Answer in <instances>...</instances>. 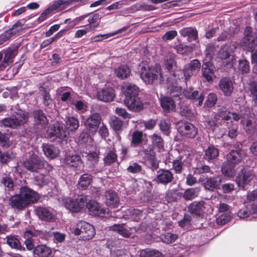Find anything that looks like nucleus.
<instances>
[{"label":"nucleus","instance_id":"obj_52","mask_svg":"<svg viewBox=\"0 0 257 257\" xmlns=\"http://www.w3.org/2000/svg\"><path fill=\"white\" fill-rule=\"evenodd\" d=\"M238 70L242 74H247L250 72L249 62L246 60H241L238 65Z\"/></svg>","mask_w":257,"mask_h":257},{"label":"nucleus","instance_id":"obj_28","mask_svg":"<svg viewBox=\"0 0 257 257\" xmlns=\"http://www.w3.org/2000/svg\"><path fill=\"white\" fill-rule=\"evenodd\" d=\"M7 244L12 248L20 251H25V248L23 246L18 236L15 235H7L6 237Z\"/></svg>","mask_w":257,"mask_h":257},{"label":"nucleus","instance_id":"obj_33","mask_svg":"<svg viewBox=\"0 0 257 257\" xmlns=\"http://www.w3.org/2000/svg\"><path fill=\"white\" fill-rule=\"evenodd\" d=\"M219 156V150L214 145L209 146L204 152L203 159L208 162H212Z\"/></svg>","mask_w":257,"mask_h":257},{"label":"nucleus","instance_id":"obj_46","mask_svg":"<svg viewBox=\"0 0 257 257\" xmlns=\"http://www.w3.org/2000/svg\"><path fill=\"white\" fill-rule=\"evenodd\" d=\"M67 6L66 0H57L54 1L49 7L54 14L65 10Z\"/></svg>","mask_w":257,"mask_h":257},{"label":"nucleus","instance_id":"obj_25","mask_svg":"<svg viewBox=\"0 0 257 257\" xmlns=\"http://www.w3.org/2000/svg\"><path fill=\"white\" fill-rule=\"evenodd\" d=\"M222 182V178L219 176L210 177L207 178L204 187L206 190L213 192L221 189Z\"/></svg>","mask_w":257,"mask_h":257},{"label":"nucleus","instance_id":"obj_56","mask_svg":"<svg viewBox=\"0 0 257 257\" xmlns=\"http://www.w3.org/2000/svg\"><path fill=\"white\" fill-rule=\"evenodd\" d=\"M165 66L171 75L175 76L176 66L175 60L171 58L166 59L165 60Z\"/></svg>","mask_w":257,"mask_h":257},{"label":"nucleus","instance_id":"obj_15","mask_svg":"<svg viewBox=\"0 0 257 257\" xmlns=\"http://www.w3.org/2000/svg\"><path fill=\"white\" fill-rule=\"evenodd\" d=\"M183 93L187 99L191 100L194 102H197L200 106L202 105L205 98L203 92L199 93L198 90H194L193 88L190 87L184 88Z\"/></svg>","mask_w":257,"mask_h":257},{"label":"nucleus","instance_id":"obj_2","mask_svg":"<svg viewBox=\"0 0 257 257\" xmlns=\"http://www.w3.org/2000/svg\"><path fill=\"white\" fill-rule=\"evenodd\" d=\"M41 198L40 194L27 185L22 186L19 193L9 199V205L15 210L22 211L29 206L37 203Z\"/></svg>","mask_w":257,"mask_h":257},{"label":"nucleus","instance_id":"obj_38","mask_svg":"<svg viewBox=\"0 0 257 257\" xmlns=\"http://www.w3.org/2000/svg\"><path fill=\"white\" fill-rule=\"evenodd\" d=\"M114 74L116 77L120 79L128 78L131 74V69L126 65H121L115 69Z\"/></svg>","mask_w":257,"mask_h":257},{"label":"nucleus","instance_id":"obj_53","mask_svg":"<svg viewBox=\"0 0 257 257\" xmlns=\"http://www.w3.org/2000/svg\"><path fill=\"white\" fill-rule=\"evenodd\" d=\"M140 257H164L162 254L158 250H151L148 249H145L141 250Z\"/></svg>","mask_w":257,"mask_h":257},{"label":"nucleus","instance_id":"obj_30","mask_svg":"<svg viewBox=\"0 0 257 257\" xmlns=\"http://www.w3.org/2000/svg\"><path fill=\"white\" fill-rule=\"evenodd\" d=\"M123 88L125 98L138 96L139 88L136 85L127 82L125 83Z\"/></svg>","mask_w":257,"mask_h":257},{"label":"nucleus","instance_id":"obj_7","mask_svg":"<svg viewBox=\"0 0 257 257\" xmlns=\"http://www.w3.org/2000/svg\"><path fill=\"white\" fill-rule=\"evenodd\" d=\"M48 132V137L49 139L60 141H64L68 138L69 134L66 131L63 124L59 122H55L51 125Z\"/></svg>","mask_w":257,"mask_h":257},{"label":"nucleus","instance_id":"obj_50","mask_svg":"<svg viewBox=\"0 0 257 257\" xmlns=\"http://www.w3.org/2000/svg\"><path fill=\"white\" fill-rule=\"evenodd\" d=\"M143 210L137 208H130L127 210V215L135 221H139L142 217Z\"/></svg>","mask_w":257,"mask_h":257},{"label":"nucleus","instance_id":"obj_18","mask_svg":"<svg viewBox=\"0 0 257 257\" xmlns=\"http://www.w3.org/2000/svg\"><path fill=\"white\" fill-rule=\"evenodd\" d=\"M176 99L171 97L161 96L160 98V102L163 112L166 113L176 112Z\"/></svg>","mask_w":257,"mask_h":257},{"label":"nucleus","instance_id":"obj_62","mask_svg":"<svg viewBox=\"0 0 257 257\" xmlns=\"http://www.w3.org/2000/svg\"><path fill=\"white\" fill-rule=\"evenodd\" d=\"M231 217L228 213H223L219 215L216 219L218 225H222L228 222L231 220Z\"/></svg>","mask_w":257,"mask_h":257},{"label":"nucleus","instance_id":"obj_42","mask_svg":"<svg viewBox=\"0 0 257 257\" xmlns=\"http://www.w3.org/2000/svg\"><path fill=\"white\" fill-rule=\"evenodd\" d=\"M200 192V187L188 188L184 191L183 198L186 201L192 200L198 196Z\"/></svg>","mask_w":257,"mask_h":257},{"label":"nucleus","instance_id":"obj_39","mask_svg":"<svg viewBox=\"0 0 257 257\" xmlns=\"http://www.w3.org/2000/svg\"><path fill=\"white\" fill-rule=\"evenodd\" d=\"M42 148L46 156L51 159L56 158L59 154V150L51 144H44Z\"/></svg>","mask_w":257,"mask_h":257},{"label":"nucleus","instance_id":"obj_36","mask_svg":"<svg viewBox=\"0 0 257 257\" xmlns=\"http://www.w3.org/2000/svg\"><path fill=\"white\" fill-rule=\"evenodd\" d=\"M117 154L115 149L109 150L105 153L103 159L105 166H110L117 161Z\"/></svg>","mask_w":257,"mask_h":257},{"label":"nucleus","instance_id":"obj_48","mask_svg":"<svg viewBox=\"0 0 257 257\" xmlns=\"http://www.w3.org/2000/svg\"><path fill=\"white\" fill-rule=\"evenodd\" d=\"M123 121L119 118L113 116L110 118V125L114 131H121L122 130Z\"/></svg>","mask_w":257,"mask_h":257},{"label":"nucleus","instance_id":"obj_64","mask_svg":"<svg viewBox=\"0 0 257 257\" xmlns=\"http://www.w3.org/2000/svg\"><path fill=\"white\" fill-rule=\"evenodd\" d=\"M87 160L94 166L98 163L99 156V154L96 152H90L87 155Z\"/></svg>","mask_w":257,"mask_h":257},{"label":"nucleus","instance_id":"obj_59","mask_svg":"<svg viewBox=\"0 0 257 257\" xmlns=\"http://www.w3.org/2000/svg\"><path fill=\"white\" fill-rule=\"evenodd\" d=\"M216 52L215 45L213 43L208 44L206 46L205 50V54L206 58L211 60L214 56Z\"/></svg>","mask_w":257,"mask_h":257},{"label":"nucleus","instance_id":"obj_4","mask_svg":"<svg viewBox=\"0 0 257 257\" xmlns=\"http://www.w3.org/2000/svg\"><path fill=\"white\" fill-rule=\"evenodd\" d=\"M140 75L141 79L147 84L157 83L159 80L162 81L161 68L160 66L150 67L148 65H140Z\"/></svg>","mask_w":257,"mask_h":257},{"label":"nucleus","instance_id":"obj_10","mask_svg":"<svg viewBox=\"0 0 257 257\" xmlns=\"http://www.w3.org/2000/svg\"><path fill=\"white\" fill-rule=\"evenodd\" d=\"M44 162L37 155H32L23 162V166L31 172H38L44 167Z\"/></svg>","mask_w":257,"mask_h":257},{"label":"nucleus","instance_id":"obj_8","mask_svg":"<svg viewBox=\"0 0 257 257\" xmlns=\"http://www.w3.org/2000/svg\"><path fill=\"white\" fill-rule=\"evenodd\" d=\"M245 158V153L242 149V145L236 143L233 146L226 156V161L234 165L240 163Z\"/></svg>","mask_w":257,"mask_h":257},{"label":"nucleus","instance_id":"obj_26","mask_svg":"<svg viewBox=\"0 0 257 257\" xmlns=\"http://www.w3.org/2000/svg\"><path fill=\"white\" fill-rule=\"evenodd\" d=\"M105 203L106 206L111 208L117 207L119 203V198L114 191L109 190L105 192Z\"/></svg>","mask_w":257,"mask_h":257},{"label":"nucleus","instance_id":"obj_54","mask_svg":"<svg viewBox=\"0 0 257 257\" xmlns=\"http://www.w3.org/2000/svg\"><path fill=\"white\" fill-rule=\"evenodd\" d=\"M34 181L36 185L43 186L48 183L49 176L43 174H40L34 177Z\"/></svg>","mask_w":257,"mask_h":257},{"label":"nucleus","instance_id":"obj_43","mask_svg":"<svg viewBox=\"0 0 257 257\" xmlns=\"http://www.w3.org/2000/svg\"><path fill=\"white\" fill-rule=\"evenodd\" d=\"M143 141V133L142 131H136L132 135L131 146L137 148L140 146Z\"/></svg>","mask_w":257,"mask_h":257},{"label":"nucleus","instance_id":"obj_41","mask_svg":"<svg viewBox=\"0 0 257 257\" xmlns=\"http://www.w3.org/2000/svg\"><path fill=\"white\" fill-rule=\"evenodd\" d=\"M64 205L67 209L73 212L77 213L82 209L76 200L71 198L65 199Z\"/></svg>","mask_w":257,"mask_h":257},{"label":"nucleus","instance_id":"obj_55","mask_svg":"<svg viewBox=\"0 0 257 257\" xmlns=\"http://www.w3.org/2000/svg\"><path fill=\"white\" fill-rule=\"evenodd\" d=\"M230 56V52L228 51L227 44L222 45L218 52L217 57L221 60H225Z\"/></svg>","mask_w":257,"mask_h":257},{"label":"nucleus","instance_id":"obj_40","mask_svg":"<svg viewBox=\"0 0 257 257\" xmlns=\"http://www.w3.org/2000/svg\"><path fill=\"white\" fill-rule=\"evenodd\" d=\"M167 90L170 95V97L173 98L176 100H181L182 91L181 87L171 84L168 86Z\"/></svg>","mask_w":257,"mask_h":257},{"label":"nucleus","instance_id":"obj_5","mask_svg":"<svg viewBox=\"0 0 257 257\" xmlns=\"http://www.w3.org/2000/svg\"><path fill=\"white\" fill-rule=\"evenodd\" d=\"M73 233L76 235H80L83 240H89L94 237L96 232L92 225L84 221H80L76 224Z\"/></svg>","mask_w":257,"mask_h":257},{"label":"nucleus","instance_id":"obj_34","mask_svg":"<svg viewBox=\"0 0 257 257\" xmlns=\"http://www.w3.org/2000/svg\"><path fill=\"white\" fill-rule=\"evenodd\" d=\"M93 176L91 174L84 173L81 175L78 181V188L82 190L87 189L91 184Z\"/></svg>","mask_w":257,"mask_h":257},{"label":"nucleus","instance_id":"obj_11","mask_svg":"<svg viewBox=\"0 0 257 257\" xmlns=\"http://www.w3.org/2000/svg\"><path fill=\"white\" fill-rule=\"evenodd\" d=\"M254 176L252 170L247 168H243L236 176V182L239 187L243 189L253 179Z\"/></svg>","mask_w":257,"mask_h":257},{"label":"nucleus","instance_id":"obj_24","mask_svg":"<svg viewBox=\"0 0 257 257\" xmlns=\"http://www.w3.org/2000/svg\"><path fill=\"white\" fill-rule=\"evenodd\" d=\"M34 122L36 125L46 128L49 123V119L45 113L41 109L35 110L32 112Z\"/></svg>","mask_w":257,"mask_h":257},{"label":"nucleus","instance_id":"obj_60","mask_svg":"<svg viewBox=\"0 0 257 257\" xmlns=\"http://www.w3.org/2000/svg\"><path fill=\"white\" fill-rule=\"evenodd\" d=\"M178 238V236L176 234L167 232L162 238V241L167 244L172 243Z\"/></svg>","mask_w":257,"mask_h":257},{"label":"nucleus","instance_id":"obj_21","mask_svg":"<svg viewBox=\"0 0 257 257\" xmlns=\"http://www.w3.org/2000/svg\"><path fill=\"white\" fill-rule=\"evenodd\" d=\"M96 97L100 101L105 102H111L115 97V91L111 87H105L97 91Z\"/></svg>","mask_w":257,"mask_h":257},{"label":"nucleus","instance_id":"obj_13","mask_svg":"<svg viewBox=\"0 0 257 257\" xmlns=\"http://www.w3.org/2000/svg\"><path fill=\"white\" fill-rule=\"evenodd\" d=\"M101 121V117L99 113H92L84 121V124L87 131L92 134H95Z\"/></svg>","mask_w":257,"mask_h":257},{"label":"nucleus","instance_id":"obj_20","mask_svg":"<svg viewBox=\"0 0 257 257\" xmlns=\"http://www.w3.org/2000/svg\"><path fill=\"white\" fill-rule=\"evenodd\" d=\"M156 181L159 184L166 185L174 179L173 173L168 169H160L157 171Z\"/></svg>","mask_w":257,"mask_h":257},{"label":"nucleus","instance_id":"obj_45","mask_svg":"<svg viewBox=\"0 0 257 257\" xmlns=\"http://www.w3.org/2000/svg\"><path fill=\"white\" fill-rule=\"evenodd\" d=\"M152 144L158 152H161L164 150V142L161 137L157 134H153L151 137Z\"/></svg>","mask_w":257,"mask_h":257},{"label":"nucleus","instance_id":"obj_47","mask_svg":"<svg viewBox=\"0 0 257 257\" xmlns=\"http://www.w3.org/2000/svg\"><path fill=\"white\" fill-rule=\"evenodd\" d=\"M110 229L117 232L118 234L125 238L130 237L132 233L127 229L124 228L122 225L114 224L110 226Z\"/></svg>","mask_w":257,"mask_h":257},{"label":"nucleus","instance_id":"obj_49","mask_svg":"<svg viewBox=\"0 0 257 257\" xmlns=\"http://www.w3.org/2000/svg\"><path fill=\"white\" fill-rule=\"evenodd\" d=\"M66 123L68 129L71 132H75L79 127V120L74 116L68 117Z\"/></svg>","mask_w":257,"mask_h":257},{"label":"nucleus","instance_id":"obj_14","mask_svg":"<svg viewBox=\"0 0 257 257\" xmlns=\"http://www.w3.org/2000/svg\"><path fill=\"white\" fill-rule=\"evenodd\" d=\"M178 131L181 136L190 139L194 138L198 134V128L189 122H182L178 123Z\"/></svg>","mask_w":257,"mask_h":257},{"label":"nucleus","instance_id":"obj_58","mask_svg":"<svg viewBox=\"0 0 257 257\" xmlns=\"http://www.w3.org/2000/svg\"><path fill=\"white\" fill-rule=\"evenodd\" d=\"M217 96L215 93H210L207 97L205 105L208 108L212 107L216 103Z\"/></svg>","mask_w":257,"mask_h":257},{"label":"nucleus","instance_id":"obj_16","mask_svg":"<svg viewBox=\"0 0 257 257\" xmlns=\"http://www.w3.org/2000/svg\"><path fill=\"white\" fill-rule=\"evenodd\" d=\"M34 211L38 218L42 221L51 222L54 218V215L48 207L40 205L35 206Z\"/></svg>","mask_w":257,"mask_h":257},{"label":"nucleus","instance_id":"obj_12","mask_svg":"<svg viewBox=\"0 0 257 257\" xmlns=\"http://www.w3.org/2000/svg\"><path fill=\"white\" fill-rule=\"evenodd\" d=\"M241 46L244 50L250 51L257 45V39L252 35V29L250 27H246L244 31V36L242 39Z\"/></svg>","mask_w":257,"mask_h":257},{"label":"nucleus","instance_id":"obj_51","mask_svg":"<svg viewBox=\"0 0 257 257\" xmlns=\"http://www.w3.org/2000/svg\"><path fill=\"white\" fill-rule=\"evenodd\" d=\"M183 156H179L178 159L173 160L172 163L173 169L176 174H181L183 170L184 161H182Z\"/></svg>","mask_w":257,"mask_h":257},{"label":"nucleus","instance_id":"obj_6","mask_svg":"<svg viewBox=\"0 0 257 257\" xmlns=\"http://www.w3.org/2000/svg\"><path fill=\"white\" fill-rule=\"evenodd\" d=\"M20 45H13L1 51L3 59L0 64L1 70H3L7 67L12 65L15 57L18 54V49Z\"/></svg>","mask_w":257,"mask_h":257},{"label":"nucleus","instance_id":"obj_22","mask_svg":"<svg viewBox=\"0 0 257 257\" xmlns=\"http://www.w3.org/2000/svg\"><path fill=\"white\" fill-rule=\"evenodd\" d=\"M63 164L67 168L76 170L83 164L81 156L79 155H68L65 157Z\"/></svg>","mask_w":257,"mask_h":257},{"label":"nucleus","instance_id":"obj_9","mask_svg":"<svg viewBox=\"0 0 257 257\" xmlns=\"http://www.w3.org/2000/svg\"><path fill=\"white\" fill-rule=\"evenodd\" d=\"M209 207L210 205L204 201H194L188 205V211L192 215L203 217Z\"/></svg>","mask_w":257,"mask_h":257},{"label":"nucleus","instance_id":"obj_37","mask_svg":"<svg viewBox=\"0 0 257 257\" xmlns=\"http://www.w3.org/2000/svg\"><path fill=\"white\" fill-rule=\"evenodd\" d=\"M129 28V26H125L121 29H119L113 33H110L106 34H99L91 38V40L93 42H98L103 41L104 39L109 38L110 37L113 36L116 34L121 33L123 32L126 31Z\"/></svg>","mask_w":257,"mask_h":257},{"label":"nucleus","instance_id":"obj_35","mask_svg":"<svg viewBox=\"0 0 257 257\" xmlns=\"http://www.w3.org/2000/svg\"><path fill=\"white\" fill-rule=\"evenodd\" d=\"M101 15L99 13H94L90 16L87 20L88 24L85 27H87L91 31H95L96 29L99 25Z\"/></svg>","mask_w":257,"mask_h":257},{"label":"nucleus","instance_id":"obj_57","mask_svg":"<svg viewBox=\"0 0 257 257\" xmlns=\"http://www.w3.org/2000/svg\"><path fill=\"white\" fill-rule=\"evenodd\" d=\"M159 127L161 131L164 135L168 136L170 134L171 123L169 120H161L159 123Z\"/></svg>","mask_w":257,"mask_h":257},{"label":"nucleus","instance_id":"obj_19","mask_svg":"<svg viewBox=\"0 0 257 257\" xmlns=\"http://www.w3.org/2000/svg\"><path fill=\"white\" fill-rule=\"evenodd\" d=\"M86 206L91 215L103 217L106 214L107 209L102 208L99 203L96 201L89 200L86 203Z\"/></svg>","mask_w":257,"mask_h":257},{"label":"nucleus","instance_id":"obj_44","mask_svg":"<svg viewBox=\"0 0 257 257\" xmlns=\"http://www.w3.org/2000/svg\"><path fill=\"white\" fill-rule=\"evenodd\" d=\"M235 165L227 162L223 163L221 171L222 173L225 176L232 177L235 174Z\"/></svg>","mask_w":257,"mask_h":257},{"label":"nucleus","instance_id":"obj_3","mask_svg":"<svg viewBox=\"0 0 257 257\" xmlns=\"http://www.w3.org/2000/svg\"><path fill=\"white\" fill-rule=\"evenodd\" d=\"M30 117L29 113L22 109L13 112L11 117L3 118L2 123L5 127L18 129L27 123Z\"/></svg>","mask_w":257,"mask_h":257},{"label":"nucleus","instance_id":"obj_1","mask_svg":"<svg viewBox=\"0 0 257 257\" xmlns=\"http://www.w3.org/2000/svg\"><path fill=\"white\" fill-rule=\"evenodd\" d=\"M241 117V114L231 112L226 106H219L213 117L206 122L211 127H226L228 130V136L233 139L238 134L237 124L233 121L238 122Z\"/></svg>","mask_w":257,"mask_h":257},{"label":"nucleus","instance_id":"obj_17","mask_svg":"<svg viewBox=\"0 0 257 257\" xmlns=\"http://www.w3.org/2000/svg\"><path fill=\"white\" fill-rule=\"evenodd\" d=\"M218 86L219 90L227 97L231 96L234 90L233 81L227 77H222L219 80Z\"/></svg>","mask_w":257,"mask_h":257},{"label":"nucleus","instance_id":"obj_63","mask_svg":"<svg viewBox=\"0 0 257 257\" xmlns=\"http://www.w3.org/2000/svg\"><path fill=\"white\" fill-rule=\"evenodd\" d=\"M191 216L187 213H185L183 218L178 221V225L181 228L189 226L191 224Z\"/></svg>","mask_w":257,"mask_h":257},{"label":"nucleus","instance_id":"obj_27","mask_svg":"<svg viewBox=\"0 0 257 257\" xmlns=\"http://www.w3.org/2000/svg\"><path fill=\"white\" fill-rule=\"evenodd\" d=\"M213 64L208 61L203 64L202 66V77L208 82L213 81V76L214 74Z\"/></svg>","mask_w":257,"mask_h":257},{"label":"nucleus","instance_id":"obj_31","mask_svg":"<svg viewBox=\"0 0 257 257\" xmlns=\"http://www.w3.org/2000/svg\"><path fill=\"white\" fill-rule=\"evenodd\" d=\"M0 183L4 186L6 191L13 192L16 189V185L10 175L5 174L1 178Z\"/></svg>","mask_w":257,"mask_h":257},{"label":"nucleus","instance_id":"obj_29","mask_svg":"<svg viewBox=\"0 0 257 257\" xmlns=\"http://www.w3.org/2000/svg\"><path fill=\"white\" fill-rule=\"evenodd\" d=\"M180 34L183 37H187L188 41H196L198 39V31L195 28L186 27L179 31Z\"/></svg>","mask_w":257,"mask_h":257},{"label":"nucleus","instance_id":"obj_23","mask_svg":"<svg viewBox=\"0 0 257 257\" xmlns=\"http://www.w3.org/2000/svg\"><path fill=\"white\" fill-rule=\"evenodd\" d=\"M124 102L131 111L138 112L144 109V103L139 96L124 98Z\"/></svg>","mask_w":257,"mask_h":257},{"label":"nucleus","instance_id":"obj_61","mask_svg":"<svg viewBox=\"0 0 257 257\" xmlns=\"http://www.w3.org/2000/svg\"><path fill=\"white\" fill-rule=\"evenodd\" d=\"M241 122L243 124L244 129L247 134L250 135L253 134L254 131L255 125L252 120L247 119L244 123H243L242 120H241Z\"/></svg>","mask_w":257,"mask_h":257},{"label":"nucleus","instance_id":"obj_32","mask_svg":"<svg viewBox=\"0 0 257 257\" xmlns=\"http://www.w3.org/2000/svg\"><path fill=\"white\" fill-rule=\"evenodd\" d=\"M34 254L38 257H51L52 250L45 244L37 245L33 250Z\"/></svg>","mask_w":257,"mask_h":257}]
</instances>
